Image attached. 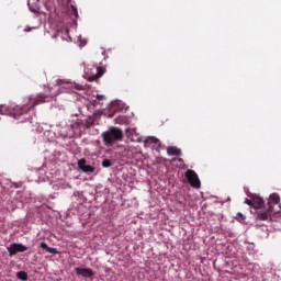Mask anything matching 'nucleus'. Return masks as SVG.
I'll return each mask as SVG.
<instances>
[{
	"label": "nucleus",
	"mask_w": 281,
	"mask_h": 281,
	"mask_svg": "<svg viewBox=\"0 0 281 281\" xmlns=\"http://www.w3.org/2000/svg\"><path fill=\"white\" fill-rule=\"evenodd\" d=\"M101 137L104 143V146H106L108 148H111V146L124 139V133L122 132V128L111 126L109 127L108 131L101 134Z\"/></svg>",
	"instance_id": "4"
},
{
	"label": "nucleus",
	"mask_w": 281,
	"mask_h": 281,
	"mask_svg": "<svg viewBox=\"0 0 281 281\" xmlns=\"http://www.w3.org/2000/svg\"><path fill=\"white\" fill-rule=\"evenodd\" d=\"M70 8H71V10H72V12H74L76 19H78V16H79V15H78V8H76V5H74V4H71Z\"/></svg>",
	"instance_id": "21"
},
{
	"label": "nucleus",
	"mask_w": 281,
	"mask_h": 281,
	"mask_svg": "<svg viewBox=\"0 0 281 281\" xmlns=\"http://www.w3.org/2000/svg\"><path fill=\"white\" fill-rule=\"evenodd\" d=\"M58 93H53L50 95L38 94L37 98H30L29 105L24 106H15L11 108L8 105L0 106V115H10V117H14V120H19L20 122H32V117H30V113L34 111V108L37 104H43V102H49V98H56Z\"/></svg>",
	"instance_id": "1"
},
{
	"label": "nucleus",
	"mask_w": 281,
	"mask_h": 281,
	"mask_svg": "<svg viewBox=\"0 0 281 281\" xmlns=\"http://www.w3.org/2000/svg\"><path fill=\"white\" fill-rule=\"evenodd\" d=\"M167 154L169 157H181V149H179L177 146H171L167 148Z\"/></svg>",
	"instance_id": "12"
},
{
	"label": "nucleus",
	"mask_w": 281,
	"mask_h": 281,
	"mask_svg": "<svg viewBox=\"0 0 281 281\" xmlns=\"http://www.w3.org/2000/svg\"><path fill=\"white\" fill-rule=\"evenodd\" d=\"M93 124H94L93 120H88V121L86 122V127H87V128H91V126H93Z\"/></svg>",
	"instance_id": "24"
},
{
	"label": "nucleus",
	"mask_w": 281,
	"mask_h": 281,
	"mask_svg": "<svg viewBox=\"0 0 281 281\" xmlns=\"http://www.w3.org/2000/svg\"><path fill=\"white\" fill-rule=\"evenodd\" d=\"M72 87H75L77 91H85V86L80 83H74Z\"/></svg>",
	"instance_id": "20"
},
{
	"label": "nucleus",
	"mask_w": 281,
	"mask_h": 281,
	"mask_svg": "<svg viewBox=\"0 0 281 281\" xmlns=\"http://www.w3.org/2000/svg\"><path fill=\"white\" fill-rule=\"evenodd\" d=\"M18 280L27 281V272L19 271L16 272Z\"/></svg>",
	"instance_id": "17"
},
{
	"label": "nucleus",
	"mask_w": 281,
	"mask_h": 281,
	"mask_svg": "<svg viewBox=\"0 0 281 281\" xmlns=\"http://www.w3.org/2000/svg\"><path fill=\"white\" fill-rule=\"evenodd\" d=\"M245 203H246V205H249V207L254 209V200H249V199L246 198Z\"/></svg>",
	"instance_id": "22"
},
{
	"label": "nucleus",
	"mask_w": 281,
	"mask_h": 281,
	"mask_svg": "<svg viewBox=\"0 0 281 281\" xmlns=\"http://www.w3.org/2000/svg\"><path fill=\"white\" fill-rule=\"evenodd\" d=\"M58 172L56 161L46 160L44 165L37 169V175H41V179L45 181L46 179H54V175Z\"/></svg>",
	"instance_id": "5"
},
{
	"label": "nucleus",
	"mask_w": 281,
	"mask_h": 281,
	"mask_svg": "<svg viewBox=\"0 0 281 281\" xmlns=\"http://www.w3.org/2000/svg\"><path fill=\"white\" fill-rule=\"evenodd\" d=\"M78 168L79 170H81V172H85L86 175H93V172H95V167L89 165V162H87V159L85 158L78 160Z\"/></svg>",
	"instance_id": "8"
},
{
	"label": "nucleus",
	"mask_w": 281,
	"mask_h": 281,
	"mask_svg": "<svg viewBox=\"0 0 281 281\" xmlns=\"http://www.w3.org/2000/svg\"><path fill=\"white\" fill-rule=\"evenodd\" d=\"M125 105L122 101H114L111 105V111H124Z\"/></svg>",
	"instance_id": "14"
},
{
	"label": "nucleus",
	"mask_w": 281,
	"mask_h": 281,
	"mask_svg": "<svg viewBox=\"0 0 281 281\" xmlns=\"http://www.w3.org/2000/svg\"><path fill=\"white\" fill-rule=\"evenodd\" d=\"M110 117H113V114H110Z\"/></svg>",
	"instance_id": "32"
},
{
	"label": "nucleus",
	"mask_w": 281,
	"mask_h": 281,
	"mask_svg": "<svg viewBox=\"0 0 281 281\" xmlns=\"http://www.w3.org/2000/svg\"><path fill=\"white\" fill-rule=\"evenodd\" d=\"M102 76H104V68L102 67H97V74L89 77V81L93 82L95 80H100V78H102Z\"/></svg>",
	"instance_id": "13"
},
{
	"label": "nucleus",
	"mask_w": 281,
	"mask_h": 281,
	"mask_svg": "<svg viewBox=\"0 0 281 281\" xmlns=\"http://www.w3.org/2000/svg\"><path fill=\"white\" fill-rule=\"evenodd\" d=\"M41 248L45 249L48 254H58V249L49 247L45 241L41 243Z\"/></svg>",
	"instance_id": "16"
},
{
	"label": "nucleus",
	"mask_w": 281,
	"mask_h": 281,
	"mask_svg": "<svg viewBox=\"0 0 281 281\" xmlns=\"http://www.w3.org/2000/svg\"><path fill=\"white\" fill-rule=\"evenodd\" d=\"M68 41H71V36H68Z\"/></svg>",
	"instance_id": "30"
},
{
	"label": "nucleus",
	"mask_w": 281,
	"mask_h": 281,
	"mask_svg": "<svg viewBox=\"0 0 281 281\" xmlns=\"http://www.w3.org/2000/svg\"><path fill=\"white\" fill-rule=\"evenodd\" d=\"M9 256H16V254H23L27 251V246L19 243H13L7 247Z\"/></svg>",
	"instance_id": "7"
},
{
	"label": "nucleus",
	"mask_w": 281,
	"mask_h": 281,
	"mask_svg": "<svg viewBox=\"0 0 281 281\" xmlns=\"http://www.w3.org/2000/svg\"><path fill=\"white\" fill-rule=\"evenodd\" d=\"M145 146L147 148H159L161 146V142L158 138H155L153 136H149L145 139Z\"/></svg>",
	"instance_id": "11"
},
{
	"label": "nucleus",
	"mask_w": 281,
	"mask_h": 281,
	"mask_svg": "<svg viewBox=\"0 0 281 281\" xmlns=\"http://www.w3.org/2000/svg\"><path fill=\"white\" fill-rule=\"evenodd\" d=\"M245 215L243 213H237L236 214V220L239 221V223H245Z\"/></svg>",
	"instance_id": "19"
},
{
	"label": "nucleus",
	"mask_w": 281,
	"mask_h": 281,
	"mask_svg": "<svg viewBox=\"0 0 281 281\" xmlns=\"http://www.w3.org/2000/svg\"><path fill=\"white\" fill-rule=\"evenodd\" d=\"M29 9L31 12H33L34 14H38L41 12V2L37 0L36 2H34L33 4L29 3Z\"/></svg>",
	"instance_id": "15"
},
{
	"label": "nucleus",
	"mask_w": 281,
	"mask_h": 281,
	"mask_svg": "<svg viewBox=\"0 0 281 281\" xmlns=\"http://www.w3.org/2000/svg\"><path fill=\"white\" fill-rule=\"evenodd\" d=\"M126 137L132 142H142V136H139V133H137V128L135 127L126 128Z\"/></svg>",
	"instance_id": "9"
},
{
	"label": "nucleus",
	"mask_w": 281,
	"mask_h": 281,
	"mask_svg": "<svg viewBox=\"0 0 281 281\" xmlns=\"http://www.w3.org/2000/svg\"><path fill=\"white\" fill-rule=\"evenodd\" d=\"M124 122V119H116V124H122Z\"/></svg>",
	"instance_id": "26"
},
{
	"label": "nucleus",
	"mask_w": 281,
	"mask_h": 281,
	"mask_svg": "<svg viewBox=\"0 0 281 281\" xmlns=\"http://www.w3.org/2000/svg\"><path fill=\"white\" fill-rule=\"evenodd\" d=\"M280 195L272 193L268 199V204L265 206V200L258 195L252 196V210L256 221H269L272 214H280Z\"/></svg>",
	"instance_id": "2"
},
{
	"label": "nucleus",
	"mask_w": 281,
	"mask_h": 281,
	"mask_svg": "<svg viewBox=\"0 0 281 281\" xmlns=\"http://www.w3.org/2000/svg\"><path fill=\"white\" fill-rule=\"evenodd\" d=\"M75 271L77 276H81L82 278H93V276H95V273H93V270L89 268L77 267L75 268Z\"/></svg>",
	"instance_id": "10"
},
{
	"label": "nucleus",
	"mask_w": 281,
	"mask_h": 281,
	"mask_svg": "<svg viewBox=\"0 0 281 281\" xmlns=\"http://www.w3.org/2000/svg\"><path fill=\"white\" fill-rule=\"evenodd\" d=\"M102 55L105 56L106 55V50H103Z\"/></svg>",
	"instance_id": "29"
},
{
	"label": "nucleus",
	"mask_w": 281,
	"mask_h": 281,
	"mask_svg": "<svg viewBox=\"0 0 281 281\" xmlns=\"http://www.w3.org/2000/svg\"><path fill=\"white\" fill-rule=\"evenodd\" d=\"M57 85H63V80L57 79Z\"/></svg>",
	"instance_id": "27"
},
{
	"label": "nucleus",
	"mask_w": 281,
	"mask_h": 281,
	"mask_svg": "<svg viewBox=\"0 0 281 281\" xmlns=\"http://www.w3.org/2000/svg\"><path fill=\"white\" fill-rule=\"evenodd\" d=\"M72 119L67 122L61 121L55 126L54 134L56 137H61L63 139H71L76 133H80V128L85 124L81 119L77 115H72Z\"/></svg>",
	"instance_id": "3"
},
{
	"label": "nucleus",
	"mask_w": 281,
	"mask_h": 281,
	"mask_svg": "<svg viewBox=\"0 0 281 281\" xmlns=\"http://www.w3.org/2000/svg\"><path fill=\"white\" fill-rule=\"evenodd\" d=\"M97 100H104V94H97Z\"/></svg>",
	"instance_id": "25"
},
{
	"label": "nucleus",
	"mask_w": 281,
	"mask_h": 281,
	"mask_svg": "<svg viewBox=\"0 0 281 281\" xmlns=\"http://www.w3.org/2000/svg\"><path fill=\"white\" fill-rule=\"evenodd\" d=\"M25 32H30V30L25 29Z\"/></svg>",
	"instance_id": "31"
},
{
	"label": "nucleus",
	"mask_w": 281,
	"mask_h": 281,
	"mask_svg": "<svg viewBox=\"0 0 281 281\" xmlns=\"http://www.w3.org/2000/svg\"><path fill=\"white\" fill-rule=\"evenodd\" d=\"M79 43L80 47H85V45H87V40H82V36H79Z\"/></svg>",
	"instance_id": "23"
},
{
	"label": "nucleus",
	"mask_w": 281,
	"mask_h": 281,
	"mask_svg": "<svg viewBox=\"0 0 281 281\" xmlns=\"http://www.w3.org/2000/svg\"><path fill=\"white\" fill-rule=\"evenodd\" d=\"M101 166L103 168H111V166H113V162H111V160L109 159H103V161L101 162Z\"/></svg>",
	"instance_id": "18"
},
{
	"label": "nucleus",
	"mask_w": 281,
	"mask_h": 281,
	"mask_svg": "<svg viewBox=\"0 0 281 281\" xmlns=\"http://www.w3.org/2000/svg\"><path fill=\"white\" fill-rule=\"evenodd\" d=\"M53 38H58V34L53 35Z\"/></svg>",
	"instance_id": "28"
},
{
	"label": "nucleus",
	"mask_w": 281,
	"mask_h": 281,
	"mask_svg": "<svg viewBox=\"0 0 281 281\" xmlns=\"http://www.w3.org/2000/svg\"><path fill=\"white\" fill-rule=\"evenodd\" d=\"M186 178L188 179L191 188H195V190H199L201 188V180L199 179V175H196V171L192 169L187 170Z\"/></svg>",
	"instance_id": "6"
}]
</instances>
